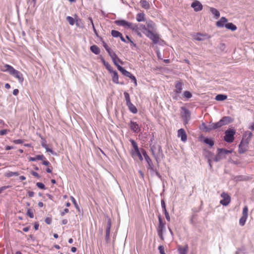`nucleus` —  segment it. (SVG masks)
Instances as JSON below:
<instances>
[{
    "label": "nucleus",
    "mask_w": 254,
    "mask_h": 254,
    "mask_svg": "<svg viewBox=\"0 0 254 254\" xmlns=\"http://www.w3.org/2000/svg\"><path fill=\"white\" fill-rule=\"evenodd\" d=\"M0 70L3 72H7L11 75L17 78L20 83H22L24 81L22 74L9 64H6L4 66H1Z\"/></svg>",
    "instance_id": "f257e3e1"
},
{
    "label": "nucleus",
    "mask_w": 254,
    "mask_h": 254,
    "mask_svg": "<svg viewBox=\"0 0 254 254\" xmlns=\"http://www.w3.org/2000/svg\"><path fill=\"white\" fill-rule=\"evenodd\" d=\"M233 150H228L224 148H218L217 155L213 158V161L218 162L220 160L226 158L227 155L232 152Z\"/></svg>",
    "instance_id": "f03ea898"
},
{
    "label": "nucleus",
    "mask_w": 254,
    "mask_h": 254,
    "mask_svg": "<svg viewBox=\"0 0 254 254\" xmlns=\"http://www.w3.org/2000/svg\"><path fill=\"white\" fill-rule=\"evenodd\" d=\"M151 150L157 163H159V159L160 157L163 158L162 148L160 145H153L151 147Z\"/></svg>",
    "instance_id": "7ed1b4c3"
},
{
    "label": "nucleus",
    "mask_w": 254,
    "mask_h": 254,
    "mask_svg": "<svg viewBox=\"0 0 254 254\" xmlns=\"http://www.w3.org/2000/svg\"><path fill=\"white\" fill-rule=\"evenodd\" d=\"M115 23L119 26H122L125 27H127L128 28L131 29L134 31H137L138 26L135 24H133L131 22H129L125 20H117L115 21Z\"/></svg>",
    "instance_id": "20e7f679"
},
{
    "label": "nucleus",
    "mask_w": 254,
    "mask_h": 254,
    "mask_svg": "<svg viewBox=\"0 0 254 254\" xmlns=\"http://www.w3.org/2000/svg\"><path fill=\"white\" fill-rule=\"evenodd\" d=\"M124 95L125 98L126 105L127 106L129 111L133 114L137 113V109L135 106L131 102L129 94L127 92H125L124 93Z\"/></svg>",
    "instance_id": "39448f33"
},
{
    "label": "nucleus",
    "mask_w": 254,
    "mask_h": 254,
    "mask_svg": "<svg viewBox=\"0 0 254 254\" xmlns=\"http://www.w3.org/2000/svg\"><path fill=\"white\" fill-rule=\"evenodd\" d=\"M236 133L235 129H228L225 131L224 140L228 143H232L234 140V135Z\"/></svg>",
    "instance_id": "423d86ee"
},
{
    "label": "nucleus",
    "mask_w": 254,
    "mask_h": 254,
    "mask_svg": "<svg viewBox=\"0 0 254 254\" xmlns=\"http://www.w3.org/2000/svg\"><path fill=\"white\" fill-rule=\"evenodd\" d=\"M145 35L152 41L154 44L158 43L160 40V36L155 31H151L150 29H148L147 32H144Z\"/></svg>",
    "instance_id": "0eeeda50"
},
{
    "label": "nucleus",
    "mask_w": 254,
    "mask_h": 254,
    "mask_svg": "<svg viewBox=\"0 0 254 254\" xmlns=\"http://www.w3.org/2000/svg\"><path fill=\"white\" fill-rule=\"evenodd\" d=\"M159 225L157 228V233L162 240H164L163 233L165 231V223L162 221L160 215L158 216Z\"/></svg>",
    "instance_id": "6e6552de"
},
{
    "label": "nucleus",
    "mask_w": 254,
    "mask_h": 254,
    "mask_svg": "<svg viewBox=\"0 0 254 254\" xmlns=\"http://www.w3.org/2000/svg\"><path fill=\"white\" fill-rule=\"evenodd\" d=\"M181 110V115L184 120V124H187L190 120V112L185 107H182Z\"/></svg>",
    "instance_id": "1a4fd4ad"
},
{
    "label": "nucleus",
    "mask_w": 254,
    "mask_h": 254,
    "mask_svg": "<svg viewBox=\"0 0 254 254\" xmlns=\"http://www.w3.org/2000/svg\"><path fill=\"white\" fill-rule=\"evenodd\" d=\"M141 153L142 155H143L145 160H146L148 166L147 168L148 169H149L151 171H154V167L152 163V161L150 158L148 156V155L147 154L146 151L144 149H141Z\"/></svg>",
    "instance_id": "9d476101"
},
{
    "label": "nucleus",
    "mask_w": 254,
    "mask_h": 254,
    "mask_svg": "<svg viewBox=\"0 0 254 254\" xmlns=\"http://www.w3.org/2000/svg\"><path fill=\"white\" fill-rule=\"evenodd\" d=\"M221 196L223 199L220 200V203L223 206H227L231 201L230 196L225 192H222Z\"/></svg>",
    "instance_id": "9b49d317"
},
{
    "label": "nucleus",
    "mask_w": 254,
    "mask_h": 254,
    "mask_svg": "<svg viewBox=\"0 0 254 254\" xmlns=\"http://www.w3.org/2000/svg\"><path fill=\"white\" fill-rule=\"evenodd\" d=\"M252 137V133L250 131H247L243 135L241 142L248 146V144Z\"/></svg>",
    "instance_id": "f8f14e48"
},
{
    "label": "nucleus",
    "mask_w": 254,
    "mask_h": 254,
    "mask_svg": "<svg viewBox=\"0 0 254 254\" xmlns=\"http://www.w3.org/2000/svg\"><path fill=\"white\" fill-rule=\"evenodd\" d=\"M129 127L130 129L135 133H138L140 131V128L139 127L138 124L136 122H134L132 121L130 122Z\"/></svg>",
    "instance_id": "ddd939ff"
},
{
    "label": "nucleus",
    "mask_w": 254,
    "mask_h": 254,
    "mask_svg": "<svg viewBox=\"0 0 254 254\" xmlns=\"http://www.w3.org/2000/svg\"><path fill=\"white\" fill-rule=\"evenodd\" d=\"M178 136L181 137L183 142H186L187 140V135L185 130L183 128L179 129L178 130Z\"/></svg>",
    "instance_id": "4468645a"
},
{
    "label": "nucleus",
    "mask_w": 254,
    "mask_h": 254,
    "mask_svg": "<svg viewBox=\"0 0 254 254\" xmlns=\"http://www.w3.org/2000/svg\"><path fill=\"white\" fill-rule=\"evenodd\" d=\"M191 6L194 9V10L196 12L201 10L203 7L201 3L198 0H195L191 4Z\"/></svg>",
    "instance_id": "2eb2a0df"
},
{
    "label": "nucleus",
    "mask_w": 254,
    "mask_h": 254,
    "mask_svg": "<svg viewBox=\"0 0 254 254\" xmlns=\"http://www.w3.org/2000/svg\"><path fill=\"white\" fill-rule=\"evenodd\" d=\"M222 126H225L231 123L232 122L233 120L230 117L228 116H225L223 117L220 120Z\"/></svg>",
    "instance_id": "dca6fc26"
},
{
    "label": "nucleus",
    "mask_w": 254,
    "mask_h": 254,
    "mask_svg": "<svg viewBox=\"0 0 254 254\" xmlns=\"http://www.w3.org/2000/svg\"><path fill=\"white\" fill-rule=\"evenodd\" d=\"M248 148V146L241 141L239 145V153L240 154H243L247 150Z\"/></svg>",
    "instance_id": "f3484780"
},
{
    "label": "nucleus",
    "mask_w": 254,
    "mask_h": 254,
    "mask_svg": "<svg viewBox=\"0 0 254 254\" xmlns=\"http://www.w3.org/2000/svg\"><path fill=\"white\" fill-rule=\"evenodd\" d=\"M228 21L227 19L225 17H222L220 19L217 21L216 26L218 27H223Z\"/></svg>",
    "instance_id": "a211bd4d"
},
{
    "label": "nucleus",
    "mask_w": 254,
    "mask_h": 254,
    "mask_svg": "<svg viewBox=\"0 0 254 254\" xmlns=\"http://www.w3.org/2000/svg\"><path fill=\"white\" fill-rule=\"evenodd\" d=\"M109 72L112 74L113 82L116 84H119V76H118V72L115 70H113V69Z\"/></svg>",
    "instance_id": "6ab92c4d"
},
{
    "label": "nucleus",
    "mask_w": 254,
    "mask_h": 254,
    "mask_svg": "<svg viewBox=\"0 0 254 254\" xmlns=\"http://www.w3.org/2000/svg\"><path fill=\"white\" fill-rule=\"evenodd\" d=\"M183 83L180 82H177L175 84V92L176 94H180L181 93L182 90Z\"/></svg>",
    "instance_id": "aec40b11"
},
{
    "label": "nucleus",
    "mask_w": 254,
    "mask_h": 254,
    "mask_svg": "<svg viewBox=\"0 0 254 254\" xmlns=\"http://www.w3.org/2000/svg\"><path fill=\"white\" fill-rule=\"evenodd\" d=\"M140 3L143 8L148 10L150 8L149 3L146 0H140Z\"/></svg>",
    "instance_id": "412c9836"
},
{
    "label": "nucleus",
    "mask_w": 254,
    "mask_h": 254,
    "mask_svg": "<svg viewBox=\"0 0 254 254\" xmlns=\"http://www.w3.org/2000/svg\"><path fill=\"white\" fill-rule=\"evenodd\" d=\"M44 159H45V157L43 155H38L36 156L35 157H29L28 158V160L29 161H36L37 160H43Z\"/></svg>",
    "instance_id": "4be33fe9"
},
{
    "label": "nucleus",
    "mask_w": 254,
    "mask_h": 254,
    "mask_svg": "<svg viewBox=\"0 0 254 254\" xmlns=\"http://www.w3.org/2000/svg\"><path fill=\"white\" fill-rule=\"evenodd\" d=\"M147 29H150L151 31H154L156 29L155 24L152 21H149L147 22Z\"/></svg>",
    "instance_id": "5701e85b"
},
{
    "label": "nucleus",
    "mask_w": 254,
    "mask_h": 254,
    "mask_svg": "<svg viewBox=\"0 0 254 254\" xmlns=\"http://www.w3.org/2000/svg\"><path fill=\"white\" fill-rule=\"evenodd\" d=\"M136 20L138 22L144 21L145 20V14L143 12L138 13L136 15Z\"/></svg>",
    "instance_id": "b1692460"
},
{
    "label": "nucleus",
    "mask_w": 254,
    "mask_h": 254,
    "mask_svg": "<svg viewBox=\"0 0 254 254\" xmlns=\"http://www.w3.org/2000/svg\"><path fill=\"white\" fill-rule=\"evenodd\" d=\"M210 11L211 13L214 15L215 18L217 19L220 17V12L219 11L215 8L210 7Z\"/></svg>",
    "instance_id": "393cba45"
},
{
    "label": "nucleus",
    "mask_w": 254,
    "mask_h": 254,
    "mask_svg": "<svg viewBox=\"0 0 254 254\" xmlns=\"http://www.w3.org/2000/svg\"><path fill=\"white\" fill-rule=\"evenodd\" d=\"M118 70L125 76L128 77L130 74V72L126 70L124 67L121 66H119Z\"/></svg>",
    "instance_id": "a878e982"
},
{
    "label": "nucleus",
    "mask_w": 254,
    "mask_h": 254,
    "mask_svg": "<svg viewBox=\"0 0 254 254\" xmlns=\"http://www.w3.org/2000/svg\"><path fill=\"white\" fill-rule=\"evenodd\" d=\"M225 27L232 31H235L237 29V26L232 23H227L225 25Z\"/></svg>",
    "instance_id": "bb28decb"
},
{
    "label": "nucleus",
    "mask_w": 254,
    "mask_h": 254,
    "mask_svg": "<svg viewBox=\"0 0 254 254\" xmlns=\"http://www.w3.org/2000/svg\"><path fill=\"white\" fill-rule=\"evenodd\" d=\"M90 50L96 55H98L100 52V49L96 45L91 46L90 47Z\"/></svg>",
    "instance_id": "cd10ccee"
},
{
    "label": "nucleus",
    "mask_w": 254,
    "mask_h": 254,
    "mask_svg": "<svg viewBox=\"0 0 254 254\" xmlns=\"http://www.w3.org/2000/svg\"><path fill=\"white\" fill-rule=\"evenodd\" d=\"M227 98V96L224 94H218L216 96L215 99L217 101H224Z\"/></svg>",
    "instance_id": "c85d7f7f"
},
{
    "label": "nucleus",
    "mask_w": 254,
    "mask_h": 254,
    "mask_svg": "<svg viewBox=\"0 0 254 254\" xmlns=\"http://www.w3.org/2000/svg\"><path fill=\"white\" fill-rule=\"evenodd\" d=\"M101 61L109 71H110L113 69L112 66L109 64V63L106 62L103 58H101Z\"/></svg>",
    "instance_id": "c756f323"
},
{
    "label": "nucleus",
    "mask_w": 254,
    "mask_h": 254,
    "mask_svg": "<svg viewBox=\"0 0 254 254\" xmlns=\"http://www.w3.org/2000/svg\"><path fill=\"white\" fill-rule=\"evenodd\" d=\"M203 125L204 126V128L206 131L216 129L215 126H214V123L210 124L208 126H205L204 124H203Z\"/></svg>",
    "instance_id": "7c9ffc66"
},
{
    "label": "nucleus",
    "mask_w": 254,
    "mask_h": 254,
    "mask_svg": "<svg viewBox=\"0 0 254 254\" xmlns=\"http://www.w3.org/2000/svg\"><path fill=\"white\" fill-rule=\"evenodd\" d=\"M130 142H131V145L134 150V151H132V152H136L139 150L138 145H137V144L136 143V142L134 140L130 139Z\"/></svg>",
    "instance_id": "2f4dec72"
},
{
    "label": "nucleus",
    "mask_w": 254,
    "mask_h": 254,
    "mask_svg": "<svg viewBox=\"0 0 254 254\" xmlns=\"http://www.w3.org/2000/svg\"><path fill=\"white\" fill-rule=\"evenodd\" d=\"M130 142H131V145L134 150V151H132V152H136L139 150L138 145H137V144L136 143V142L134 140L130 139Z\"/></svg>",
    "instance_id": "473e14b6"
},
{
    "label": "nucleus",
    "mask_w": 254,
    "mask_h": 254,
    "mask_svg": "<svg viewBox=\"0 0 254 254\" xmlns=\"http://www.w3.org/2000/svg\"><path fill=\"white\" fill-rule=\"evenodd\" d=\"M19 175V174L18 172H13L8 171L5 174V176L10 178L13 176H18Z\"/></svg>",
    "instance_id": "72a5a7b5"
},
{
    "label": "nucleus",
    "mask_w": 254,
    "mask_h": 254,
    "mask_svg": "<svg viewBox=\"0 0 254 254\" xmlns=\"http://www.w3.org/2000/svg\"><path fill=\"white\" fill-rule=\"evenodd\" d=\"M109 56L111 57V58H112V60H113V59H117L118 61H119V62H120L121 63V61L120 60V59L118 57V56H117V55L116 54V53L115 52H114L113 51H110V53H108Z\"/></svg>",
    "instance_id": "f704fd0d"
},
{
    "label": "nucleus",
    "mask_w": 254,
    "mask_h": 254,
    "mask_svg": "<svg viewBox=\"0 0 254 254\" xmlns=\"http://www.w3.org/2000/svg\"><path fill=\"white\" fill-rule=\"evenodd\" d=\"M204 142L205 144L209 145L210 147H212L214 145V141L210 138H205L204 139Z\"/></svg>",
    "instance_id": "c9c22d12"
},
{
    "label": "nucleus",
    "mask_w": 254,
    "mask_h": 254,
    "mask_svg": "<svg viewBox=\"0 0 254 254\" xmlns=\"http://www.w3.org/2000/svg\"><path fill=\"white\" fill-rule=\"evenodd\" d=\"M179 254H187L188 251V246H186L184 248L179 247Z\"/></svg>",
    "instance_id": "e433bc0d"
},
{
    "label": "nucleus",
    "mask_w": 254,
    "mask_h": 254,
    "mask_svg": "<svg viewBox=\"0 0 254 254\" xmlns=\"http://www.w3.org/2000/svg\"><path fill=\"white\" fill-rule=\"evenodd\" d=\"M141 151L140 152L139 150L137 152H132V155L133 157H134L135 156H137L139 158V159L140 160V161H142L143 160V157H142V156L141 155Z\"/></svg>",
    "instance_id": "4c0bfd02"
},
{
    "label": "nucleus",
    "mask_w": 254,
    "mask_h": 254,
    "mask_svg": "<svg viewBox=\"0 0 254 254\" xmlns=\"http://www.w3.org/2000/svg\"><path fill=\"white\" fill-rule=\"evenodd\" d=\"M248 217L242 216L239 220V224L241 226H244L246 222Z\"/></svg>",
    "instance_id": "58836bf2"
},
{
    "label": "nucleus",
    "mask_w": 254,
    "mask_h": 254,
    "mask_svg": "<svg viewBox=\"0 0 254 254\" xmlns=\"http://www.w3.org/2000/svg\"><path fill=\"white\" fill-rule=\"evenodd\" d=\"M111 34L113 37L116 38L120 37L122 36V34L120 32L114 30L111 31Z\"/></svg>",
    "instance_id": "ea45409f"
},
{
    "label": "nucleus",
    "mask_w": 254,
    "mask_h": 254,
    "mask_svg": "<svg viewBox=\"0 0 254 254\" xmlns=\"http://www.w3.org/2000/svg\"><path fill=\"white\" fill-rule=\"evenodd\" d=\"M205 35H203L201 34H197L196 35L194 36V39L198 40V41H202L204 40V38H202V37L205 36Z\"/></svg>",
    "instance_id": "a19ab883"
},
{
    "label": "nucleus",
    "mask_w": 254,
    "mask_h": 254,
    "mask_svg": "<svg viewBox=\"0 0 254 254\" xmlns=\"http://www.w3.org/2000/svg\"><path fill=\"white\" fill-rule=\"evenodd\" d=\"M183 96L187 99H190L192 97V94L190 91H185L183 93Z\"/></svg>",
    "instance_id": "79ce46f5"
},
{
    "label": "nucleus",
    "mask_w": 254,
    "mask_h": 254,
    "mask_svg": "<svg viewBox=\"0 0 254 254\" xmlns=\"http://www.w3.org/2000/svg\"><path fill=\"white\" fill-rule=\"evenodd\" d=\"M243 215L244 216L248 217V207L247 206H245L243 209Z\"/></svg>",
    "instance_id": "37998d69"
},
{
    "label": "nucleus",
    "mask_w": 254,
    "mask_h": 254,
    "mask_svg": "<svg viewBox=\"0 0 254 254\" xmlns=\"http://www.w3.org/2000/svg\"><path fill=\"white\" fill-rule=\"evenodd\" d=\"M66 20L71 25H73L74 24V19L73 18L70 16H68L66 17Z\"/></svg>",
    "instance_id": "c03bdc74"
},
{
    "label": "nucleus",
    "mask_w": 254,
    "mask_h": 254,
    "mask_svg": "<svg viewBox=\"0 0 254 254\" xmlns=\"http://www.w3.org/2000/svg\"><path fill=\"white\" fill-rule=\"evenodd\" d=\"M70 199H71L72 203H73L74 205L75 206V208L79 210V206H78L76 200L75 199V198L72 196H71Z\"/></svg>",
    "instance_id": "a18cd8bd"
},
{
    "label": "nucleus",
    "mask_w": 254,
    "mask_h": 254,
    "mask_svg": "<svg viewBox=\"0 0 254 254\" xmlns=\"http://www.w3.org/2000/svg\"><path fill=\"white\" fill-rule=\"evenodd\" d=\"M42 146H43V147H44L45 148V149L46 150V151H47V152H49L51 153H52V154H54V151L52 150V149H51L49 148L48 147V146H47V145H46V144H45V143H43L42 144Z\"/></svg>",
    "instance_id": "49530a36"
},
{
    "label": "nucleus",
    "mask_w": 254,
    "mask_h": 254,
    "mask_svg": "<svg viewBox=\"0 0 254 254\" xmlns=\"http://www.w3.org/2000/svg\"><path fill=\"white\" fill-rule=\"evenodd\" d=\"M110 230H111L106 229L105 239L107 242H108L110 239Z\"/></svg>",
    "instance_id": "de8ad7c7"
},
{
    "label": "nucleus",
    "mask_w": 254,
    "mask_h": 254,
    "mask_svg": "<svg viewBox=\"0 0 254 254\" xmlns=\"http://www.w3.org/2000/svg\"><path fill=\"white\" fill-rule=\"evenodd\" d=\"M27 214L29 216L30 218H33L34 217L33 212L32 209H28L27 211Z\"/></svg>",
    "instance_id": "09e8293b"
},
{
    "label": "nucleus",
    "mask_w": 254,
    "mask_h": 254,
    "mask_svg": "<svg viewBox=\"0 0 254 254\" xmlns=\"http://www.w3.org/2000/svg\"><path fill=\"white\" fill-rule=\"evenodd\" d=\"M128 77H129L131 80H132L133 81L135 86L137 85V81L134 75H133L130 73V75H129V76H128Z\"/></svg>",
    "instance_id": "8fccbe9b"
},
{
    "label": "nucleus",
    "mask_w": 254,
    "mask_h": 254,
    "mask_svg": "<svg viewBox=\"0 0 254 254\" xmlns=\"http://www.w3.org/2000/svg\"><path fill=\"white\" fill-rule=\"evenodd\" d=\"M36 186H37L38 188H39L40 189H42V190L46 189V187H45V185L42 183H40V182L37 183Z\"/></svg>",
    "instance_id": "3c124183"
},
{
    "label": "nucleus",
    "mask_w": 254,
    "mask_h": 254,
    "mask_svg": "<svg viewBox=\"0 0 254 254\" xmlns=\"http://www.w3.org/2000/svg\"><path fill=\"white\" fill-rule=\"evenodd\" d=\"M112 226V222L110 218H108V221H107V226L106 227V229L111 230Z\"/></svg>",
    "instance_id": "603ef678"
},
{
    "label": "nucleus",
    "mask_w": 254,
    "mask_h": 254,
    "mask_svg": "<svg viewBox=\"0 0 254 254\" xmlns=\"http://www.w3.org/2000/svg\"><path fill=\"white\" fill-rule=\"evenodd\" d=\"M158 250L160 254H166L164 251V248L163 246H160L158 247Z\"/></svg>",
    "instance_id": "864d4df0"
},
{
    "label": "nucleus",
    "mask_w": 254,
    "mask_h": 254,
    "mask_svg": "<svg viewBox=\"0 0 254 254\" xmlns=\"http://www.w3.org/2000/svg\"><path fill=\"white\" fill-rule=\"evenodd\" d=\"M161 206L163 209V212L165 211V210H167L166 208V204H165V201L163 199L161 200Z\"/></svg>",
    "instance_id": "5fc2aeb1"
},
{
    "label": "nucleus",
    "mask_w": 254,
    "mask_h": 254,
    "mask_svg": "<svg viewBox=\"0 0 254 254\" xmlns=\"http://www.w3.org/2000/svg\"><path fill=\"white\" fill-rule=\"evenodd\" d=\"M103 45L108 53H110V52L111 51V49L109 47V46L107 45V44L105 42H103Z\"/></svg>",
    "instance_id": "6e6d98bb"
},
{
    "label": "nucleus",
    "mask_w": 254,
    "mask_h": 254,
    "mask_svg": "<svg viewBox=\"0 0 254 254\" xmlns=\"http://www.w3.org/2000/svg\"><path fill=\"white\" fill-rule=\"evenodd\" d=\"M89 20L91 22V23L92 24V28H93V31L94 32V33H95V34H97V31L95 28V26H94V23H93V20H92V19L91 18V17H89Z\"/></svg>",
    "instance_id": "4d7b16f0"
},
{
    "label": "nucleus",
    "mask_w": 254,
    "mask_h": 254,
    "mask_svg": "<svg viewBox=\"0 0 254 254\" xmlns=\"http://www.w3.org/2000/svg\"><path fill=\"white\" fill-rule=\"evenodd\" d=\"M214 126H215V127L216 129L218 128L222 127V124H221V123L220 121L219 122H217V123H214Z\"/></svg>",
    "instance_id": "13d9d810"
},
{
    "label": "nucleus",
    "mask_w": 254,
    "mask_h": 254,
    "mask_svg": "<svg viewBox=\"0 0 254 254\" xmlns=\"http://www.w3.org/2000/svg\"><path fill=\"white\" fill-rule=\"evenodd\" d=\"M164 214L165 215V217L168 221H170V217L169 216V213L167 210H165V211H164Z\"/></svg>",
    "instance_id": "bf43d9fd"
},
{
    "label": "nucleus",
    "mask_w": 254,
    "mask_h": 254,
    "mask_svg": "<svg viewBox=\"0 0 254 254\" xmlns=\"http://www.w3.org/2000/svg\"><path fill=\"white\" fill-rule=\"evenodd\" d=\"M8 131H9V130H7V129L1 130H0V135H4L6 134Z\"/></svg>",
    "instance_id": "052dcab7"
},
{
    "label": "nucleus",
    "mask_w": 254,
    "mask_h": 254,
    "mask_svg": "<svg viewBox=\"0 0 254 254\" xmlns=\"http://www.w3.org/2000/svg\"><path fill=\"white\" fill-rule=\"evenodd\" d=\"M69 212V210L68 208H65L63 211L61 212V216H64L66 213Z\"/></svg>",
    "instance_id": "680f3d73"
},
{
    "label": "nucleus",
    "mask_w": 254,
    "mask_h": 254,
    "mask_svg": "<svg viewBox=\"0 0 254 254\" xmlns=\"http://www.w3.org/2000/svg\"><path fill=\"white\" fill-rule=\"evenodd\" d=\"M15 144H22L23 142V140L20 139H16L13 141Z\"/></svg>",
    "instance_id": "e2e57ef3"
},
{
    "label": "nucleus",
    "mask_w": 254,
    "mask_h": 254,
    "mask_svg": "<svg viewBox=\"0 0 254 254\" xmlns=\"http://www.w3.org/2000/svg\"><path fill=\"white\" fill-rule=\"evenodd\" d=\"M9 188V186H3V187H2L1 188H0V194L4 190H5L8 189Z\"/></svg>",
    "instance_id": "0e129e2a"
},
{
    "label": "nucleus",
    "mask_w": 254,
    "mask_h": 254,
    "mask_svg": "<svg viewBox=\"0 0 254 254\" xmlns=\"http://www.w3.org/2000/svg\"><path fill=\"white\" fill-rule=\"evenodd\" d=\"M112 61H113L114 64L117 67V68L118 69L119 66H120V65L118 63V62H119L118 61V60L117 59H113V60H112Z\"/></svg>",
    "instance_id": "69168bd1"
},
{
    "label": "nucleus",
    "mask_w": 254,
    "mask_h": 254,
    "mask_svg": "<svg viewBox=\"0 0 254 254\" xmlns=\"http://www.w3.org/2000/svg\"><path fill=\"white\" fill-rule=\"evenodd\" d=\"M45 221L47 224H50L51 223L52 220L51 218L47 217L45 219Z\"/></svg>",
    "instance_id": "338daca9"
},
{
    "label": "nucleus",
    "mask_w": 254,
    "mask_h": 254,
    "mask_svg": "<svg viewBox=\"0 0 254 254\" xmlns=\"http://www.w3.org/2000/svg\"><path fill=\"white\" fill-rule=\"evenodd\" d=\"M31 174L33 176H34V177H37L38 178H39L40 177L39 175L36 172L32 171Z\"/></svg>",
    "instance_id": "774afa93"
}]
</instances>
